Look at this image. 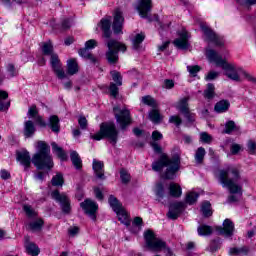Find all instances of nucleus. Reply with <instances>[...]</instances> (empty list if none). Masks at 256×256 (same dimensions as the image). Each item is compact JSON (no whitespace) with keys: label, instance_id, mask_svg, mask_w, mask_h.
<instances>
[{"label":"nucleus","instance_id":"1","mask_svg":"<svg viewBox=\"0 0 256 256\" xmlns=\"http://www.w3.org/2000/svg\"><path fill=\"white\" fill-rule=\"evenodd\" d=\"M165 167L164 179H175V173L181 167V155L174 154L172 158H169L167 154H162L158 161L152 163V170L156 172L163 171Z\"/></svg>","mask_w":256,"mask_h":256},{"label":"nucleus","instance_id":"2","mask_svg":"<svg viewBox=\"0 0 256 256\" xmlns=\"http://www.w3.org/2000/svg\"><path fill=\"white\" fill-rule=\"evenodd\" d=\"M218 179L222 187L228 188L229 193L235 195L242 193L243 188L237 183L241 179L239 169L233 166H229L226 169L219 170Z\"/></svg>","mask_w":256,"mask_h":256},{"label":"nucleus","instance_id":"3","mask_svg":"<svg viewBox=\"0 0 256 256\" xmlns=\"http://www.w3.org/2000/svg\"><path fill=\"white\" fill-rule=\"evenodd\" d=\"M38 152L33 155L32 163L38 169H53V158L51 157V147L43 141L37 145Z\"/></svg>","mask_w":256,"mask_h":256},{"label":"nucleus","instance_id":"4","mask_svg":"<svg viewBox=\"0 0 256 256\" xmlns=\"http://www.w3.org/2000/svg\"><path fill=\"white\" fill-rule=\"evenodd\" d=\"M144 241L148 251H152V253H161V251H164L166 256H173V251L167 247V242L155 236L152 230L144 232Z\"/></svg>","mask_w":256,"mask_h":256},{"label":"nucleus","instance_id":"5","mask_svg":"<svg viewBox=\"0 0 256 256\" xmlns=\"http://www.w3.org/2000/svg\"><path fill=\"white\" fill-rule=\"evenodd\" d=\"M94 141H101V139H108V141L115 147L119 140V132L113 122H103L100 124V130L90 136Z\"/></svg>","mask_w":256,"mask_h":256},{"label":"nucleus","instance_id":"6","mask_svg":"<svg viewBox=\"0 0 256 256\" xmlns=\"http://www.w3.org/2000/svg\"><path fill=\"white\" fill-rule=\"evenodd\" d=\"M108 51L106 52V59L111 65H115L119 61V51L125 53L127 46L115 39H110L106 43Z\"/></svg>","mask_w":256,"mask_h":256},{"label":"nucleus","instance_id":"7","mask_svg":"<svg viewBox=\"0 0 256 256\" xmlns=\"http://www.w3.org/2000/svg\"><path fill=\"white\" fill-rule=\"evenodd\" d=\"M114 117L116 122L118 123L120 129L125 131L129 125H131V111L127 108H121L119 106H115L113 108Z\"/></svg>","mask_w":256,"mask_h":256},{"label":"nucleus","instance_id":"8","mask_svg":"<svg viewBox=\"0 0 256 256\" xmlns=\"http://www.w3.org/2000/svg\"><path fill=\"white\" fill-rule=\"evenodd\" d=\"M136 9L140 17L142 19H147L148 23H151L153 21H159V15H149V13H151V9H153V4L151 0H139Z\"/></svg>","mask_w":256,"mask_h":256},{"label":"nucleus","instance_id":"9","mask_svg":"<svg viewBox=\"0 0 256 256\" xmlns=\"http://www.w3.org/2000/svg\"><path fill=\"white\" fill-rule=\"evenodd\" d=\"M51 197L52 199H55L57 203L60 204L63 213H71V201L69 200V197H67V194H61L59 193V190H54L51 193Z\"/></svg>","mask_w":256,"mask_h":256},{"label":"nucleus","instance_id":"10","mask_svg":"<svg viewBox=\"0 0 256 256\" xmlns=\"http://www.w3.org/2000/svg\"><path fill=\"white\" fill-rule=\"evenodd\" d=\"M200 27L208 43H214L216 47H223V45H225L223 38L219 37V35H217L215 31L211 30V28L207 27L206 25H201Z\"/></svg>","mask_w":256,"mask_h":256},{"label":"nucleus","instance_id":"11","mask_svg":"<svg viewBox=\"0 0 256 256\" xmlns=\"http://www.w3.org/2000/svg\"><path fill=\"white\" fill-rule=\"evenodd\" d=\"M200 27L208 43H214L216 47H223V45H225L223 38L219 37V35H217L215 31L211 30V28L207 27L206 25H201Z\"/></svg>","mask_w":256,"mask_h":256},{"label":"nucleus","instance_id":"12","mask_svg":"<svg viewBox=\"0 0 256 256\" xmlns=\"http://www.w3.org/2000/svg\"><path fill=\"white\" fill-rule=\"evenodd\" d=\"M80 207L83 209L86 215L91 218L92 221L97 219V216L95 215L99 209L97 202L91 199H86L84 202L80 203Z\"/></svg>","mask_w":256,"mask_h":256},{"label":"nucleus","instance_id":"13","mask_svg":"<svg viewBox=\"0 0 256 256\" xmlns=\"http://www.w3.org/2000/svg\"><path fill=\"white\" fill-rule=\"evenodd\" d=\"M50 65H51L56 77H58L59 79H66L67 74L65 73V70L63 69L61 60H59V55L52 54V56H50Z\"/></svg>","mask_w":256,"mask_h":256},{"label":"nucleus","instance_id":"14","mask_svg":"<svg viewBox=\"0 0 256 256\" xmlns=\"http://www.w3.org/2000/svg\"><path fill=\"white\" fill-rule=\"evenodd\" d=\"M123 23H125L123 12L121 9L117 8L114 12V19L112 23V29L115 35H123Z\"/></svg>","mask_w":256,"mask_h":256},{"label":"nucleus","instance_id":"15","mask_svg":"<svg viewBox=\"0 0 256 256\" xmlns=\"http://www.w3.org/2000/svg\"><path fill=\"white\" fill-rule=\"evenodd\" d=\"M220 67L223 69L224 75L228 77V79H231V81H241V77L239 76V69H237L235 65L229 64L226 61Z\"/></svg>","mask_w":256,"mask_h":256},{"label":"nucleus","instance_id":"16","mask_svg":"<svg viewBox=\"0 0 256 256\" xmlns=\"http://www.w3.org/2000/svg\"><path fill=\"white\" fill-rule=\"evenodd\" d=\"M178 38H176L173 41V45L177 47V49H181L182 51H186V49H189V32L186 30H182L178 33Z\"/></svg>","mask_w":256,"mask_h":256},{"label":"nucleus","instance_id":"17","mask_svg":"<svg viewBox=\"0 0 256 256\" xmlns=\"http://www.w3.org/2000/svg\"><path fill=\"white\" fill-rule=\"evenodd\" d=\"M217 231L219 235H224L225 237H233L235 231V224L231 219L227 218L223 222V227H218Z\"/></svg>","mask_w":256,"mask_h":256},{"label":"nucleus","instance_id":"18","mask_svg":"<svg viewBox=\"0 0 256 256\" xmlns=\"http://www.w3.org/2000/svg\"><path fill=\"white\" fill-rule=\"evenodd\" d=\"M185 209V203L184 202H175L172 205H170V209L167 213L168 219H178V217L183 213V210Z\"/></svg>","mask_w":256,"mask_h":256},{"label":"nucleus","instance_id":"19","mask_svg":"<svg viewBox=\"0 0 256 256\" xmlns=\"http://www.w3.org/2000/svg\"><path fill=\"white\" fill-rule=\"evenodd\" d=\"M98 27H100L103 36L106 39H110L111 35H112V31H111V16L106 17V18H102L100 20V23L98 24Z\"/></svg>","mask_w":256,"mask_h":256},{"label":"nucleus","instance_id":"20","mask_svg":"<svg viewBox=\"0 0 256 256\" xmlns=\"http://www.w3.org/2000/svg\"><path fill=\"white\" fill-rule=\"evenodd\" d=\"M105 164L102 161L99 160H93L92 163V169L94 171V175L95 177H97V179H101L102 181H105Z\"/></svg>","mask_w":256,"mask_h":256},{"label":"nucleus","instance_id":"21","mask_svg":"<svg viewBox=\"0 0 256 256\" xmlns=\"http://www.w3.org/2000/svg\"><path fill=\"white\" fill-rule=\"evenodd\" d=\"M206 57L211 63H215L217 67H221L226 61L213 49L206 51Z\"/></svg>","mask_w":256,"mask_h":256},{"label":"nucleus","instance_id":"22","mask_svg":"<svg viewBox=\"0 0 256 256\" xmlns=\"http://www.w3.org/2000/svg\"><path fill=\"white\" fill-rule=\"evenodd\" d=\"M16 159L25 168V171L31 167V155L28 151L17 152Z\"/></svg>","mask_w":256,"mask_h":256},{"label":"nucleus","instance_id":"23","mask_svg":"<svg viewBox=\"0 0 256 256\" xmlns=\"http://www.w3.org/2000/svg\"><path fill=\"white\" fill-rule=\"evenodd\" d=\"M24 241H25V249L28 255L37 256L39 255V253H41V250L39 249V247L36 246L35 243L31 242V238L29 236H25Z\"/></svg>","mask_w":256,"mask_h":256},{"label":"nucleus","instance_id":"24","mask_svg":"<svg viewBox=\"0 0 256 256\" xmlns=\"http://www.w3.org/2000/svg\"><path fill=\"white\" fill-rule=\"evenodd\" d=\"M46 125L50 127L53 133H59L61 131V124H60L59 116L57 115L50 116L48 123Z\"/></svg>","mask_w":256,"mask_h":256},{"label":"nucleus","instance_id":"25","mask_svg":"<svg viewBox=\"0 0 256 256\" xmlns=\"http://www.w3.org/2000/svg\"><path fill=\"white\" fill-rule=\"evenodd\" d=\"M169 193L171 197L179 199V197L183 195V190L181 189V186L179 184L172 182L169 185Z\"/></svg>","mask_w":256,"mask_h":256},{"label":"nucleus","instance_id":"26","mask_svg":"<svg viewBox=\"0 0 256 256\" xmlns=\"http://www.w3.org/2000/svg\"><path fill=\"white\" fill-rule=\"evenodd\" d=\"M229 107H231V103L228 100H220L214 106V111L216 113H226L229 111Z\"/></svg>","mask_w":256,"mask_h":256},{"label":"nucleus","instance_id":"27","mask_svg":"<svg viewBox=\"0 0 256 256\" xmlns=\"http://www.w3.org/2000/svg\"><path fill=\"white\" fill-rule=\"evenodd\" d=\"M35 124L33 121L28 120L24 123V136L29 139V137H33L35 135Z\"/></svg>","mask_w":256,"mask_h":256},{"label":"nucleus","instance_id":"28","mask_svg":"<svg viewBox=\"0 0 256 256\" xmlns=\"http://www.w3.org/2000/svg\"><path fill=\"white\" fill-rule=\"evenodd\" d=\"M78 53L80 57H83V59H87L88 61H90V63H93L94 65L95 63H97V58L89 51L88 48H86V46L80 49Z\"/></svg>","mask_w":256,"mask_h":256},{"label":"nucleus","instance_id":"29","mask_svg":"<svg viewBox=\"0 0 256 256\" xmlns=\"http://www.w3.org/2000/svg\"><path fill=\"white\" fill-rule=\"evenodd\" d=\"M51 146L53 153H55V155H57V157L60 158L61 161H67V153H65L63 148L59 147V145H57V143L55 142H52Z\"/></svg>","mask_w":256,"mask_h":256},{"label":"nucleus","instance_id":"30","mask_svg":"<svg viewBox=\"0 0 256 256\" xmlns=\"http://www.w3.org/2000/svg\"><path fill=\"white\" fill-rule=\"evenodd\" d=\"M79 73V64H77V60L70 59L67 61V74L68 75H76Z\"/></svg>","mask_w":256,"mask_h":256},{"label":"nucleus","instance_id":"31","mask_svg":"<svg viewBox=\"0 0 256 256\" xmlns=\"http://www.w3.org/2000/svg\"><path fill=\"white\" fill-rule=\"evenodd\" d=\"M189 99L190 97L186 96L180 99L178 102L177 109L180 111V113H182V115L189 112Z\"/></svg>","mask_w":256,"mask_h":256},{"label":"nucleus","instance_id":"32","mask_svg":"<svg viewBox=\"0 0 256 256\" xmlns=\"http://www.w3.org/2000/svg\"><path fill=\"white\" fill-rule=\"evenodd\" d=\"M108 203H109L110 207L113 209L114 213H116L119 210L123 209V205L121 204V202H119L117 197H115L113 195L109 196Z\"/></svg>","mask_w":256,"mask_h":256},{"label":"nucleus","instance_id":"33","mask_svg":"<svg viewBox=\"0 0 256 256\" xmlns=\"http://www.w3.org/2000/svg\"><path fill=\"white\" fill-rule=\"evenodd\" d=\"M70 159L75 169H81V167H83V161L81 160V157H79V153H77V151L70 152Z\"/></svg>","mask_w":256,"mask_h":256},{"label":"nucleus","instance_id":"34","mask_svg":"<svg viewBox=\"0 0 256 256\" xmlns=\"http://www.w3.org/2000/svg\"><path fill=\"white\" fill-rule=\"evenodd\" d=\"M205 155H207V151H205V148L199 147L196 150L194 159H195V162L197 163V165H202V163L205 159Z\"/></svg>","mask_w":256,"mask_h":256},{"label":"nucleus","instance_id":"35","mask_svg":"<svg viewBox=\"0 0 256 256\" xmlns=\"http://www.w3.org/2000/svg\"><path fill=\"white\" fill-rule=\"evenodd\" d=\"M43 225H45V222L43 221V219L39 218L35 221H32L28 224V229L30 231H41V229H43Z\"/></svg>","mask_w":256,"mask_h":256},{"label":"nucleus","instance_id":"36","mask_svg":"<svg viewBox=\"0 0 256 256\" xmlns=\"http://www.w3.org/2000/svg\"><path fill=\"white\" fill-rule=\"evenodd\" d=\"M145 41V34L140 33L135 36V38L132 40L133 49L135 51H139L141 49V43Z\"/></svg>","mask_w":256,"mask_h":256},{"label":"nucleus","instance_id":"37","mask_svg":"<svg viewBox=\"0 0 256 256\" xmlns=\"http://www.w3.org/2000/svg\"><path fill=\"white\" fill-rule=\"evenodd\" d=\"M23 211L26 214V217H28L29 219H35L38 215L37 211H35L33 206L29 204L23 205Z\"/></svg>","mask_w":256,"mask_h":256},{"label":"nucleus","instance_id":"38","mask_svg":"<svg viewBox=\"0 0 256 256\" xmlns=\"http://www.w3.org/2000/svg\"><path fill=\"white\" fill-rule=\"evenodd\" d=\"M229 255H249V247L243 246L241 248H230Z\"/></svg>","mask_w":256,"mask_h":256},{"label":"nucleus","instance_id":"39","mask_svg":"<svg viewBox=\"0 0 256 256\" xmlns=\"http://www.w3.org/2000/svg\"><path fill=\"white\" fill-rule=\"evenodd\" d=\"M42 52H43V55H49L50 57H53V55H56L53 52V43H51V40L43 43Z\"/></svg>","mask_w":256,"mask_h":256},{"label":"nucleus","instance_id":"40","mask_svg":"<svg viewBox=\"0 0 256 256\" xmlns=\"http://www.w3.org/2000/svg\"><path fill=\"white\" fill-rule=\"evenodd\" d=\"M197 231H198V235H200V237H205V236L211 235L213 233V228L208 225H200L197 228Z\"/></svg>","mask_w":256,"mask_h":256},{"label":"nucleus","instance_id":"41","mask_svg":"<svg viewBox=\"0 0 256 256\" xmlns=\"http://www.w3.org/2000/svg\"><path fill=\"white\" fill-rule=\"evenodd\" d=\"M118 217V221H121L124 225H129V216L125 209L121 208L118 212H115Z\"/></svg>","mask_w":256,"mask_h":256},{"label":"nucleus","instance_id":"42","mask_svg":"<svg viewBox=\"0 0 256 256\" xmlns=\"http://www.w3.org/2000/svg\"><path fill=\"white\" fill-rule=\"evenodd\" d=\"M201 211L204 217H211L213 215V211H211V203L209 201L203 202Z\"/></svg>","mask_w":256,"mask_h":256},{"label":"nucleus","instance_id":"43","mask_svg":"<svg viewBox=\"0 0 256 256\" xmlns=\"http://www.w3.org/2000/svg\"><path fill=\"white\" fill-rule=\"evenodd\" d=\"M197 199H199V193L189 192L186 195L185 203H187L188 205H195V203H197Z\"/></svg>","mask_w":256,"mask_h":256},{"label":"nucleus","instance_id":"44","mask_svg":"<svg viewBox=\"0 0 256 256\" xmlns=\"http://www.w3.org/2000/svg\"><path fill=\"white\" fill-rule=\"evenodd\" d=\"M63 183H65V181L63 179V174L61 173H57L51 180L53 187H63Z\"/></svg>","mask_w":256,"mask_h":256},{"label":"nucleus","instance_id":"45","mask_svg":"<svg viewBox=\"0 0 256 256\" xmlns=\"http://www.w3.org/2000/svg\"><path fill=\"white\" fill-rule=\"evenodd\" d=\"M9 97V94L6 91L0 90V111H3V109H9L10 103H4L5 99Z\"/></svg>","mask_w":256,"mask_h":256},{"label":"nucleus","instance_id":"46","mask_svg":"<svg viewBox=\"0 0 256 256\" xmlns=\"http://www.w3.org/2000/svg\"><path fill=\"white\" fill-rule=\"evenodd\" d=\"M205 99H213L215 97V85L213 83H209L207 88L204 91Z\"/></svg>","mask_w":256,"mask_h":256},{"label":"nucleus","instance_id":"47","mask_svg":"<svg viewBox=\"0 0 256 256\" xmlns=\"http://www.w3.org/2000/svg\"><path fill=\"white\" fill-rule=\"evenodd\" d=\"M110 75L112 76L115 85H117L118 87H121V85H123V77L121 76V73L113 70L110 72Z\"/></svg>","mask_w":256,"mask_h":256},{"label":"nucleus","instance_id":"48","mask_svg":"<svg viewBox=\"0 0 256 256\" xmlns=\"http://www.w3.org/2000/svg\"><path fill=\"white\" fill-rule=\"evenodd\" d=\"M218 249H221V242L219 240H213L206 248V251H209V253H217Z\"/></svg>","mask_w":256,"mask_h":256},{"label":"nucleus","instance_id":"49","mask_svg":"<svg viewBox=\"0 0 256 256\" xmlns=\"http://www.w3.org/2000/svg\"><path fill=\"white\" fill-rule=\"evenodd\" d=\"M233 131H237V125L235 124V121L230 120L226 122L223 133H226V135H231Z\"/></svg>","mask_w":256,"mask_h":256},{"label":"nucleus","instance_id":"50","mask_svg":"<svg viewBox=\"0 0 256 256\" xmlns=\"http://www.w3.org/2000/svg\"><path fill=\"white\" fill-rule=\"evenodd\" d=\"M155 195L157 197V201H161V199L165 197V187L163 186V183H158L156 185Z\"/></svg>","mask_w":256,"mask_h":256},{"label":"nucleus","instance_id":"51","mask_svg":"<svg viewBox=\"0 0 256 256\" xmlns=\"http://www.w3.org/2000/svg\"><path fill=\"white\" fill-rule=\"evenodd\" d=\"M141 102L144 105H148V107H157V101H155L154 98L149 95L143 96Z\"/></svg>","mask_w":256,"mask_h":256},{"label":"nucleus","instance_id":"52","mask_svg":"<svg viewBox=\"0 0 256 256\" xmlns=\"http://www.w3.org/2000/svg\"><path fill=\"white\" fill-rule=\"evenodd\" d=\"M149 119L152 121V123H161V114L158 112V110H152L149 113Z\"/></svg>","mask_w":256,"mask_h":256},{"label":"nucleus","instance_id":"53","mask_svg":"<svg viewBox=\"0 0 256 256\" xmlns=\"http://www.w3.org/2000/svg\"><path fill=\"white\" fill-rule=\"evenodd\" d=\"M187 71L191 75V77H197L199 71H201V66L199 65H189L187 66Z\"/></svg>","mask_w":256,"mask_h":256},{"label":"nucleus","instance_id":"54","mask_svg":"<svg viewBox=\"0 0 256 256\" xmlns=\"http://www.w3.org/2000/svg\"><path fill=\"white\" fill-rule=\"evenodd\" d=\"M120 179H121L122 183L127 184V183H129V181H131V175L129 174V172H127V170L121 169L120 170Z\"/></svg>","mask_w":256,"mask_h":256},{"label":"nucleus","instance_id":"55","mask_svg":"<svg viewBox=\"0 0 256 256\" xmlns=\"http://www.w3.org/2000/svg\"><path fill=\"white\" fill-rule=\"evenodd\" d=\"M109 92L111 97H117L119 95V86L115 83H110Z\"/></svg>","mask_w":256,"mask_h":256},{"label":"nucleus","instance_id":"56","mask_svg":"<svg viewBox=\"0 0 256 256\" xmlns=\"http://www.w3.org/2000/svg\"><path fill=\"white\" fill-rule=\"evenodd\" d=\"M38 116H39V110H37V106L36 105H32L28 109V117H30L31 119H35Z\"/></svg>","mask_w":256,"mask_h":256},{"label":"nucleus","instance_id":"57","mask_svg":"<svg viewBox=\"0 0 256 256\" xmlns=\"http://www.w3.org/2000/svg\"><path fill=\"white\" fill-rule=\"evenodd\" d=\"M200 140L202 141V143H211V141H213V137L211 135H209V133L207 132H202L200 134Z\"/></svg>","mask_w":256,"mask_h":256},{"label":"nucleus","instance_id":"58","mask_svg":"<svg viewBox=\"0 0 256 256\" xmlns=\"http://www.w3.org/2000/svg\"><path fill=\"white\" fill-rule=\"evenodd\" d=\"M169 123H173L174 125H176V127H180L181 123H183V120L181 119V117L174 115L170 116Z\"/></svg>","mask_w":256,"mask_h":256},{"label":"nucleus","instance_id":"59","mask_svg":"<svg viewBox=\"0 0 256 256\" xmlns=\"http://www.w3.org/2000/svg\"><path fill=\"white\" fill-rule=\"evenodd\" d=\"M78 125H80V129L85 130L87 129V118H85V116H80L78 119Z\"/></svg>","mask_w":256,"mask_h":256},{"label":"nucleus","instance_id":"60","mask_svg":"<svg viewBox=\"0 0 256 256\" xmlns=\"http://www.w3.org/2000/svg\"><path fill=\"white\" fill-rule=\"evenodd\" d=\"M183 115L188 123H195V113H191L188 110V112H185Z\"/></svg>","mask_w":256,"mask_h":256},{"label":"nucleus","instance_id":"61","mask_svg":"<svg viewBox=\"0 0 256 256\" xmlns=\"http://www.w3.org/2000/svg\"><path fill=\"white\" fill-rule=\"evenodd\" d=\"M97 45H98L97 40L90 39V40L86 41L85 48L86 49H95V47H97Z\"/></svg>","mask_w":256,"mask_h":256},{"label":"nucleus","instance_id":"62","mask_svg":"<svg viewBox=\"0 0 256 256\" xmlns=\"http://www.w3.org/2000/svg\"><path fill=\"white\" fill-rule=\"evenodd\" d=\"M217 77H219V72L210 71V72L206 75L205 79H206V81H213V80L217 79Z\"/></svg>","mask_w":256,"mask_h":256},{"label":"nucleus","instance_id":"63","mask_svg":"<svg viewBox=\"0 0 256 256\" xmlns=\"http://www.w3.org/2000/svg\"><path fill=\"white\" fill-rule=\"evenodd\" d=\"M247 147H248V151H249V153H251V155L255 154V151H256V142L255 141L249 140Z\"/></svg>","mask_w":256,"mask_h":256},{"label":"nucleus","instance_id":"64","mask_svg":"<svg viewBox=\"0 0 256 256\" xmlns=\"http://www.w3.org/2000/svg\"><path fill=\"white\" fill-rule=\"evenodd\" d=\"M7 71L9 73V77H16L17 71L15 70V66L13 64H9L7 66Z\"/></svg>","mask_w":256,"mask_h":256}]
</instances>
